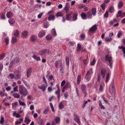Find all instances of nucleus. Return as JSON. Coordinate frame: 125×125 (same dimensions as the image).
<instances>
[{
  "mask_svg": "<svg viewBox=\"0 0 125 125\" xmlns=\"http://www.w3.org/2000/svg\"><path fill=\"white\" fill-rule=\"evenodd\" d=\"M105 59L106 61L108 62L109 63V65L112 68L113 62V60L112 59V57L110 56L109 55L107 54L105 56Z\"/></svg>",
  "mask_w": 125,
  "mask_h": 125,
  "instance_id": "f03ea898",
  "label": "nucleus"
},
{
  "mask_svg": "<svg viewBox=\"0 0 125 125\" xmlns=\"http://www.w3.org/2000/svg\"><path fill=\"white\" fill-rule=\"evenodd\" d=\"M80 38L81 40H84L85 37V35L84 33H82L80 35Z\"/></svg>",
  "mask_w": 125,
  "mask_h": 125,
  "instance_id": "5701e85b",
  "label": "nucleus"
},
{
  "mask_svg": "<svg viewBox=\"0 0 125 125\" xmlns=\"http://www.w3.org/2000/svg\"><path fill=\"white\" fill-rule=\"evenodd\" d=\"M13 15V13L11 12H8L6 14L7 17L8 18H11L12 17Z\"/></svg>",
  "mask_w": 125,
  "mask_h": 125,
  "instance_id": "2eb2a0df",
  "label": "nucleus"
},
{
  "mask_svg": "<svg viewBox=\"0 0 125 125\" xmlns=\"http://www.w3.org/2000/svg\"><path fill=\"white\" fill-rule=\"evenodd\" d=\"M4 122V118L3 116H1L0 118V123L1 124H3Z\"/></svg>",
  "mask_w": 125,
  "mask_h": 125,
  "instance_id": "8fccbe9b",
  "label": "nucleus"
},
{
  "mask_svg": "<svg viewBox=\"0 0 125 125\" xmlns=\"http://www.w3.org/2000/svg\"><path fill=\"white\" fill-rule=\"evenodd\" d=\"M14 64H14V63L13 62V61L11 62L9 66V67L10 68H11Z\"/></svg>",
  "mask_w": 125,
  "mask_h": 125,
  "instance_id": "13d9d810",
  "label": "nucleus"
},
{
  "mask_svg": "<svg viewBox=\"0 0 125 125\" xmlns=\"http://www.w3.org/2000/svg\"><path fill=\"white\" fill-rule=\"evenodd\" d=\"M8 21L10 24H13L15 22V20L13 18H10L9 19Z\"/></svg>",
  "mask_w": 125,
  "mask_h": 125,
  "instance_id": "dca6fc26",
  "label": "nucleus"
},
{
  "mask_svg": "<svg viewBox=\"0 0 125 125\" xmlns=\"http://www.w3.org/2000/svg\"><path fill=\"white\" fill-rule=\"evenodd\" d=\"M65 61L66 65L67 66L69 65V59L68 57H66Z\"/></svg>",
  "mask_w": 125,
  "mask_h": 125,
  "instance_id": "49530a36",
  "label": "nucleus"
},
{
  "mask_svg": "<svg viewBox=\"0 0 125 125\" xmlns=\"http://www.w3.org/2000/svg\"><path fill=\"white\" fill-rule=\"evenodd\" d=\"M19 102L20 104L22 106H25L26 105V104L23 102H22L21 100H19Z\"/></svg>",
  "mask_w": 125,
  "mask_h": 125,
  "instance_id": "09e8293b",
  "label": "nucleus"
},
{
  "mask_svg": "<svg viewBox=\"0 0 125 125\" xmlns=\"http://www.w3.org/2000/svg\"><path fill=\"white\" fill-rule=\"evenodd\" d=\"M86 16L89 19H91L92 18V14L91 11L89 10L88 12L87 13Z\"/></svg>",
  "mask_w": 125,
  "mask_h": 125,
  "instance_id": "f8f14e48",
  "label": "nucleus"
},
{
  "mask_svg": "<svg viewBox=\"0 0 125 125\" xmlns=\"http://www.w3.org/2000/svg\"><path fill=\"white\" fill-rule=\"evenodd\" d=\"M32 68L31 67H30L28 70L27 72V76L28 78L31 75L32 72Z\"/></svg>",
  "mask_w": 125,
  "mask_h": 125,
  "instance_id": "0eeeda50",
  "label": "nucleus"
},
{
  "mask_svg": "<svg viewBox=\"0 0 125 125\" xmlns=\"http://www.w3.org/2000/svg\"><path fill=\"white\" fill-rule=\"evenodd\" d=\"M49 111V109L48 108H46L45 109L44 112L43 113L45 114H47L48 112Z\"/></svg>",
  "mask_w": 125,
  "mask_h": 125,
  "instance_id": "5fc2aeb1",
  "label": "nucleus"
},
{
  "mask_svg": "<svg viewBox=\"0 0 125 125\" xmlns=\"http://www.w3.org/2000/svg\"><path fill=\"white\" fill-rule=\"evenodd\" d=\"M109 73H108L106 76V79L105 81V82L106 83H107L108 82V80L109 79L110 77L109 76Z\"/></svg>",
  "mask_w": 125,
  "mask_h": 125,
  "instance_id": "4d7b16f0",
  "label": "nucleus"
},
{
  "mask_svg": "<svg viewBox=\"0 0 125 125\" xmlns=\"http://www.w3.org/2000/svg\"><path fill=\"white\" fill-rule=\"evenodd\" d=\"M39 123L40 125H44V122L42 119H40L39 122Z\"/></svg>",
  "mask_w": 125,
  "mask_h": 125,
  "instance_id": "c03bdc74",
  "label": "nucleus"
},
{
  "mask_svg": "<svg viewBox=\"0 0 125 125\" xmlns=\"http://www.w3.org/2000/svg\"><path fill=\"white\" fill-rule=\"evenodd\" d=\"M95 62L96 61L95 58H94L92 62H91V64L92 66H93L95 64Z\"/></svg>",
  "mask_w": 125,
  "mask_h": 125,
  "instance_id": "de8ad7c7",
  "label": "nucleus"
},
{
  "mask_svg": "<svg viewBox=\"0 0 125 125\" xmlns=\"http://www.w3.org/2000/svg\"><path fill=\"white\" fill-rule=\"evenodd\" d=\"M51 31L52 35L54 36L56 35V32L55 29H52L51 30Z\"/></svg>",
  "mask_w": 125,
  "mask_h": 125,
  "instance_id": "a19ab883",
  "label": "nucleus"
},
{
  "mask_svg": "<svg viewBox=\"0 0 125 125\" xmlns=\"http://www.w3.org/2000/svg\"><path fill=\"white\" fill-rule=\"evenodd\" d=\"M63 15V13L61 12H58L56 14L57 17H62Z\"/></svg>",
  "mask_w": 125,
  "mask_h": 125,
  "instance_id": "79ce46f5",
  "label": "nucleus"
},
{
  "mask_svg": "<svg viewBox=\"0 0 125 125\" xmlns=\"http://www.w3.org/2000/svg\"><path fill=\"white\" fill-rule=\"evenodd\" d=\"M12 95L15 98H19L20 97V95L17 93H13Z\"/></svg>",
  "mask_w": 125,
  "mask_h": 125,
  "instance_id": "4c0bfd02",
  "label": "nucleus"
},
{
  "mask_svg": "<svg viewBox=\"0 0 125 125\" xmlns=\"http://www.w3.org/2000/svg\"><path fill=\"white\" fill-rule=\"evenodd\" d=\"M123 6V4L122 1H120L119 2L118 4V7L120 9Z\"/></svg>",
  "mask_w": 125,
  "mask_h": 125,
  "instance_id": "2f4dec72",
  "label": "nucleus"
},
{
  "mask_svg": "<svg viewBox=\"0 0 125 125\" xmlns=\"http://www.w3.org/2000/svg\"><path fill=\"white\" fill-rule=\"evenodd\" d=\"M4 41L6 42L7 45H8L9 43V39L8 37H6L4 40Z\"/></svg>",
  "mask_w": 125,
  "mask_h": 125,
  "instance_id": "052dcab7",
  "label": "nucleus"
},
{
  "mask_svg": "<svg viewBox=\"0 0 125 125\" xmlns=\"http://www.w3.org/2000/svg\"><path fill=\"white\" fill-rule=\"evenodd\" d=\"M61 90L58 89L57 91H56L55 92V93L57 95L58 100V101L60 100L61 98V94H60Z\"/></svg>",
  "mask_w": 125,
  "mask_h": 125,
  "instance_id": "1a4fd4ad",
  "label": "nucleus"
},
{
  "mask_svg": "<svg viewBox=\"0 0 125 125\" xmlns=\"http://www.w3.org/2000/svg\"><path fill=\"white\" fill-rule=\"evenodd\" d=\"M48 24L49 23L48 22H45L44 23L43 25L45 28H46L48 27Z\"/></svg>",
  "mask_w": 125,
  "mask_h": 125,
  "instance_id": "603ef678",
  "label": "nucleus"
},
{
  "mask_svg": "<svg viewBox=\"0 0 125 125\" xmlns=\"http://www.w3.org/2000/svg\"><path fill=\"white\" fill-rule=\"evenodd\" d=\"M0 95L1 97H3L4 96H7V94L4 93L2 92H0Z\"/></svg>",
  "mask_w": 125,
  "mask_h": 125,
  "instance_id": "3c124183",
  "label": "nucleus"
},
{
  "mask_svg": "<svg viewBox=\"0 0 125 125\" xmlns=\"http://www.w3.org/2000/svg\"><path fill=\"white\" fill-rule=\"evenodd\" d=\"M13 61L14 63V64H15L19 62L20 59L19 58L17 57L15 58Z\"/></svg>",
  "mask_w": 125,
  "mask_h": 125,
  "instance_id": "bb28decb",
  "label": "nucleus"
},
{
  "mask_svg": "<svg viewBox=\"0 0 125 125\" xmlns=\"http://www.w3.org/2000/svg\"><path fill=\"white\" fill-rule=\"evenodd\" d=\"M54 120L58 124L60 122V119L59 117H56L54 119Z\"/></svg>",
  "mask_w": 125,
  "mask_h": 125,
  "instance_id": "c9c22d12",
  "label": "nucleus"
},
{
  "mask_svg": "<svg viewBox=\"0 0 125 125\" xmlns=\"http://www.w3.org/2000/svg\"><path fill=\"white\" fill-rule=\"evenodd\" d=\"M81 88L82 91L83 93L84 97H85L87 95L86 86L85 85L82 84L81 86Z\"/></svg>",
  "mask_w": 125,
  "mask_h": 125,
  "instance_id": "7ed1b4c3",
  "label": "nucleus"
},
{
  "mask_svg": "<svg viewBox=\"0 0 125 125\" xmlns=\"http://www.w3.org/2000/svg\"><path fill=\"white\" fill-rule=\"evenodd\" d=\"M52 38V35L50 34H49L46 37V39L47 40H51Z\"/></svg>",
  "mask_w": 125,
  "mask_h": 125,
  "instance_id": "393cba45",
  "label": "nucleus"
},
{
  "mask_svg": "<svg viewBox=\"0 0 125 125\" xmlns=\"http://www.w3.org/2000/svg\"><path fill=\"white\" fill-rule=\"evenodd\" d=\"M13 116H15L17 118H20L21 117V115H20L19 114H18V113H16V112H14L13 114Z\"/></svg>",
  "mask_w": 125,
  "mask_h": 125,
  "instance_id": "f704fd0d",
  "label": "nucleus"
},
{
  "mask_svg": "<svg viewBox=\"0 0 125 125\" xmlns=\"http://www.w3.org/2000/svg\"><path fill=\"white\" fill-rule=\"evenodd\" d=\"M21 78V76L19 74H16L14 77V79L16 80H18L20 79Z\"/></svg>",
  "mask_w": 125,
  "mask_h": 125,
  "instance_id": "e433bc0d",
  "label": "nucleus"
},
{
  "mask_svg": "<svg viewBox=\"0 0 125 125\" xmlns=\"http://www.w3.org/2000/svg\"><path fill=\"white\" fill-rule=\"evenodd\" d=\"M97 25L95 24L93 26L89 29V31L91 32H94L97 30Z\"/></svg>",
  "mask_w": 125,
  "mask_h": 125,
  "instance_id": "6e6552de",
  "label": "nucleus"
},
{
  "mask_svg": "<svg viewBox=\"0 0 125 125\" xmlns=\"http://www.w3.org/2000/svg\"><path fill=\"white\" fill-rule=\"evenodd\" d=\"M37 37L35 35H32L31 37V40L32 41H34L36 39Z\"/></svg>",
  "mask_w": 125,
  "mask_h": 125,
  "instance_id": "72a5a7b5",
  "label": "nucleus"
},
{
  "mask_svg": "<svg viewBox=\"0 0 125 125\" xmlns=\"http://www.w3.org/2000/svg\"><path fill=\"white\" fill-rule=\"evenodd\" d=\"M122 31H119L117 35L118 37V38H120V36L122 35Z\"/></svg>",
  "mask_w": 125,
  "mask_h": 125,
  "instance_id": "864d4df0",
  "label": "nucleus"
},
{
  "mask_svg": "<svg viewBox=\"0 0 125 125\" xmlns=\"http://www.w3.org/2000/svg\"><path fill=\"white\" fill-rule=\"evenodd\" d=\"M23 83H24L25 84V86H27L28 87H30V86L28 84V83H27V82L25 81H23Z\"/></svg>",
  "mask_w": 125,
  "mask_h": 125,
  "instance_id": "e2e57ef3",
  "label": "nucleus"
},
{
  "mask_svg": "<svg viewBox=\"0 0 125 125\" xmlns=\"http://www.w3.org/2000/svg\"><path fill=\"white\" fill-rule=\"evenodd\" d=\"M93 73V72L92 71V69L91 68L89 71H88L87 73V74L88 75H90L91 76V75Z\"/></svg>",
  "mask_w": 125,
  "mask_h": 125,
  "instance_id": "473e14b6",
  "label": "nucleus"
},
{
  "mask_svg": "<svg viewBox=\"0 0 125 125\" xmlns=\"http://www.w3.org/2000/svg\"><path fill=\"white\" fill-rule=\"evenodd\" d=\"M77 14L75 13L74 14L73 16V20L75 21L77 19Z\"/></svg>",
  "mask_w": 125,
  "mask_h": 125,
  "instance_id": "a18cd8bd",
  "label": "nucleus"
},
{
  "mask_svg": "<svg viewBox=\"0 0 125 125\" xmlns=\"http://www.w3.org/2000/svg\"><path fill=\"white\" fill-rule=\"evenodd\" d=\"M81 15L82 18L83 20H85L86 19L87 16L86 14L85 13L83 12H82L81 13Z\"/></svg>",
  "mask_w": 125,
  "mask_h": 125,
  "instance_id": "f3484780",
  "label": "nucleus"
},
{
  "mask_svg": "<svg viewBox=\"0 0 125 125\" xmlns=\"http://www.w3.org/2000/svg\"><path fill=\"white\" fill-rule=\"evenodd\" d=\"M91 76L90 75H87V74H86L84 78L86 79L87 81H88L91 79Z\"/></svg>",
  "mask_w": 125,
  "mask_h": 125,
  "instance_id": "b1692460",
  "label": "nucleus"
},
{
  "mask_svg": "<svg viewBox=\"0 0 125 125\" xmlns=\"http://www.w3.org/2000/svg\"><path fill=\"white\" fill-rule=\"evenodd\" d=\"M108 11H107L104 14V17L105 18H108Z\"/></svg>",
  "mask_w": 125,
  "mask_h": 125,
  "instance_id": "0e129e2a",
  "label": "nucleus"
},
{
  "mask_svg": "<svg viewBox=\"0 0 125 125\" xmlns=\"http://www.w3.org/2000/svg\"><path fill=\"white\" fill-rule=\"evenodd\" d=\"M66 81L65 80H63L61 82V87L63 86H64L66 83Z\"/></svg>",
  "mask_w": 125,
  "mask_h": 125,
  "instance_id": "338daca9",
  "label": "nucleus"
},
{
  "mask_svg": "<svg viewBox=\"0 0 125 125\" xmlns=\"http://www.w3.org/2000/svg\"><path fill=\"white\" fill-rule=\"evenodd\" d=\"M5 53H3L0 55V60H2L3 58L5 56Z\"/></svg>",
  "mask_w": 125,
  "mask_h": 125,
  "instance_id": "6e6d98bb",
  "label": "nucleus"
},
{
  "mask_svg": "<svg viewBox=\"0 0 125 125\" xmlns=\"http://www.w3.org/2000/svg\"><path fill=\"white\" fill-rule=\"evenodd\" d=\"M64 10L66 11V12H67L69 10V8L66 6L64 8Z\"/></svg>",
  "mask_w": 125,
  "mask_h": 125,
  "instance_id": "774afa93",
  "label": "nucleus"
},
{
  "mask_svg": "<svg viewBox=\"0 0 125 125\" xmlns=\"http://www.w3.org/2000/svg\"><path fill=\"white\" fill-rule=\"evenodd\" d=\"M118 48L120 49H122L123 51V52L124 53V54H125V48L123 46H119L118 47Z\"/></svg>",
  "mask_w": 125,
  "mask_h": 125,
  "instance_id": "37998d69",
  "label": "nucleus"
},
{
  "mask_svg": "<svg viewBox=\"0 0 125 125\" xmlns=\"http://www.w3.org/2000/svg\"><path fill=\"white\" fill-rule=\"evenodd\" d=\"M91 12H92V14L93 15L95 16L96 12V9L95 8H93L91 10H90Z\"/></svg>",
  "mask_w": 125,
  "mask_h": 125,
  "instance_id": "9b49d317",
  "label": "nucleus"
},
{
  "mask_svg": "<svg viewBox=\"0 0 125 125\" xmlns=\"http://www.w3.org/2000/svg\"><path fill=\"white\" fill-rule=\"evenodd\" d=\"M63 87L65 89L70 88L71 87V85L70 83L69 82H67L66 84Z\"/></svg>",
  "mask_w": 125,
  "mask_h": 125,
  "instance_id": "412c9836",
  "label": "nucleus"
},
{
  "mask_svg": "<svg viewBox=\"0 0 125 125\" xmlns=\"http://www.w3.org/2000/svg\"><path fill=\"white\" fill-rule=\"evenodd\" d=\"M101 74L103 78H104L105 74V70L102 69L101 71Z\"/></svg>",
  "mask_w": 125,
  "mask_h": 125,
  "instance_id": "4468645a",
  "label": "nucleus"
},
{
  "mask_svg": "<svg viewBox=\"0 0 125 125\" xmlns=\"http://www.w3.org/2000/svg\"><path fill=\"white\" fill-rule=\"evenodd\" d=\"M64 107V106L62 102L60 103L59 105V108L60 109H63Z\"/></svg>",
  "mask_w": 125,
  "mask_h": 125,
  "instance_id": "c85d7f7f",
  "label": "nucleus"
},
{
  "mask_svg": "<svg viewBox=\"0 0 125 125\" xmlns=\"http://www.w3.org/2000/svg\"><path fill=\"white\" fill-rule=\"evenodd\" d=\"M14 35L16 37H18L19 36V33L18 31V30H16L14 31Z\"/></svg>",
  "mask_w": 125,
  "mask_h": 125,
  "instance_id": "4be33fe9",
  "label": "nucleus"
},
{
  "mask_svg": "<svg viewBox=\"0 0 125 125\" xmlns=\"http://www.w3.org/2000/svg\"><path fill=\"white\" fill-rule=\"evenodd\" d=\"M81 76L80 75H78L77 78V84L78 85L80 83L81 81Z\"/></svg>",
  "mask_w": 125,
  "mask_h": 125,
  "instance_id": "a211bd4d",
  "label": "nucleus"
},
{
  "mask_svg": "<svg viewBox=\"0 0 125 125\" xmlns=\"http://www.w3.org/2000/svg\"><path fill=\"white\" fill-rule=\"evenodd\" d=\"M100 6L102 8L103 10H104L105 8V4L103 3V4L101 5Z\"/></svg>",
  "mask_w": 125,
  "mask_h": 125,
  "instance_id": "680f3d73",
  "label": "nucleus"
},
{
  "mask_svg": "<svg viewBox=\"0 0 125 125\" xmlns=\"http://www.w3.org/2000/svg\"><path fill=\"white\" fill-rule=\"evenodd\" d=\"M112 40V38H106L105 39V40L107 42H110Z\"/></svg>",
  "mask_w": 125,
  "mask_h": 125,
  "instance_id": "bf43d9fd",
  "label": "nucleus"
},
{
  "mask_svg": "<svg viewBox=\"0 0 125 125\" xmlns=\"http://www.w3.org/2000/svg\"><path fill=\"white\" fill-rule=\"evenodd\" d=\"M48 86V84H44L42 85L41 86H38V88L41 90H42V91L43 92L44 91Z\"/></svg>",
  "mask_w": 125,
  "mask_h": 125,
  "instance_id": "423d86ee",
  "label": "nucleus"
},
{
  "mask_svg": "<svg viewBox=\"0 0 125 125\" xmlns=\"http://www.w3.org/2000/svg\"><path fill=\"white\" fill-rule=\"evenodd\" d=\"M66 17L67 20L68 21L70 20L72 17L71 14H66Z\"/></svg>",
  "mask_w": 125,
  "mask_h": 125,
  "instance_id": "6ab92c4d",
  "label": "nucleus"
},
{
  "mask_svg": "<svg viewBox=\"0 0 125 125\" xmlns=\"http://www.w3.org/2000/svg\"><path fill=\"white\" fill-rule=\"evenodd\" d=\"M55 17L54 16L51 15L48 18V20L49 21L52 20H53L55 19Z\"/></svg>",
  "mask_w": 125,
  "mask_h": 125,
  "instance_id": "7c9ffc66",
  "label": "nucleus"
},
{
  "mask_svg": "<svg viewBox=\"0 0 125 125\" xmlns=\"http://www.w3.org/2000/svg\"><path fill=\"white\" fill-rule=\"evenodd\" d=\"M45 34V31L43 30H42L39 32L38 36L39 37L41 38L44 36Z\"/></svg>",
  "mask_w": 125,
  "mask_h": 125,
  "instance_id": "9d476101",
  "label": "nucleus"
},
{
  "mask_svg": "<svg viewBox=\"0 0 125 125\" xmlns=\"http://www.w3.org/2000/svg\"><path fill=\"white\" fill-rule=\"evenodd\" d=\"M9 76L11 79H13L14 77V75L12 73H10L9 75Z\"/></svg>",
  "mask_w": 125,
  "mask_h": 125,
  "instance_id": "69168bd1",
  "label": "nucleus"
},
{
  "mask_svg": "<svg viewBox=\"0 0 125 125\" xmlns=\"http://www.w3.org/2000/svg\"><path fill=\"white\" fill-rule=\"evenodd\" d=\"M122 11L120 10L119 11L116 15V17H121V14H122Z\"/></svg>",
  "mask_w": 125,
  "mask_h": 125,
  "instance_id": "ea45409f",
  "label": "nucleus"
},
{
  "mask_svg": "<svg viewBox=\"0 0 125 125\" xmlns=\"http://www.w3.org/2000/svg\"><path fill=\"white\" fill-rule=\"evenodd\" d=\"M19 91L21 94L23 96H25L27 94L28 91L22 85H20Z\"/></svg>",
  "mask_w": 125,
  "mask_h": 125,
  "instance_id": "f257e3e1",
  "label": "nucleus"
},
{
  "mask_svg": "<svg viewBox=\"0 0 125 125\" xmlns=\"http://www.w3.org/2000/svg\"><path fill=\"white\" fill-rule=\"evenodd\" d=\"M17 104L18 102H15L14 103H12V109H14L17 106Z\"/></svg>",
  "mask_w": 125,
  "mask_h": 125,
  "instance_id": "cd10ccee",
  "label": "nucleus"
},
{
  "mask_svg": "<svg viewBox=\"0 0 125 125\" xmlns=\"http://www.w3.org/2000/svg\"><path fill=\"white\" fill-rule=\"evenodd\" d=\"M17 41V39L16 37H12L11 40V42L12 44L16 43Z\"/></svg>",
  "mask_w": 125,
  "mask_h": 125,
  "instance_id": "aec40b11",
  "label": "nucleus"
},
{
  "mask_svg": "<svg viewBox=\"0 0 125 125\" xmlns=\"http://www.w3.org/2000/svg\"><path fill=\"white\" fill-rule=\"evenodd\" d=\"M114 7L112 6H111L109 9V12L112 13L114 12Z\"/></svg>",
  "mask_w": 125,
  "mask_h": 125,
  "instance_id": "58836bf2",
  "label": "nucleus"
},
{
  "mask_svg": "<svg viewBox=\"0 0 125 125\" xmlns=\"http://www.w3.org/2000/svg\"><path fill=\"white\" fill-rule=\"evenodd\" d=\"M32 57L37 61H38L41 60L40 57H37L35 55H34Z\"/></svg>",
  "mask_w": 125,
  "mask_h": 125,
  "instance_id": "c756f323",
  "label": "nucleus"
},
{
  "mask_svg": "<svg viewBox=\"0 0 125 125\" xmlns=\"http://www.w3.org/2000/svg\"><path fill=\"white\" fill-rule=\"evenodd\" d=\"M28 32L27 31H24L22 33V35L24 37H26L28 35Z\"/></svg>",
  "mask_w": 125,
  "mask_h": 125,
  "instance_id": "ddd939ff",
  "label": "nucleus"
},
{
  "mask_svg": "<svg viewBox=\"0 0 125 125\" xmlns=\"http://www.w3.org/2000/svg\"><path fill=\"white\" fill-rule=\"evenodd\" d=\"M31 121V120L28 118L27 117H25L24 121L26 124H29Z\"/></svg>",
  "mask_w": 125,
  "mask_h": 125,
  "instance_id": "a878e982",
  "label": "nucleus"
},
{
  "mask_svg": "<svg viewBox=\"0 0 125 125\" xmlns=\"http://www.w3.org/2000/svg\"><path fill=\"white\" fill-rule=\"evenodd\" d=\"M50 50L46 49H45L40 51L39 52V54L40 55H42L45 54H48Z\"/></svg>",
  "mask_w": 125,
  "mask_h": 125,
  "instance_id": "20e7f679",
  "label": "nucleus"
},
{
  "mask_svg": "<svg viewBox=\"0 0 125 125\" xmlns=\"http://www.w3.org/2000/svg\"><path fill=\"white\" fill-rule=\"evenodd\" d=\"M74 120L79 125L80 124V120L78 116L74 113L73 114Z\"/></svg>",
  "mask_w": 125,
  "mask_h": 125,
  "instance_id": "39448f33",
  "label": "nucleus"
}]
</instances>
